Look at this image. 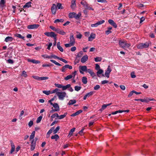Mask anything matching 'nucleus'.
Returning <instances> with one entry per match:
<instances>
[{
  "label": "nucleus",
  "instance_id": "nucleus-1",
  "mask_svg": "<svg viewBox=\"0 0 156 156\" xmlns=\"http://www.w3.org/2000/svg\"><path fill=\"white\" fill-rule=\"evenodd\" d=\"M70 43L69 44H65V46L66 48H68L74 45L75 43V41L73 35L72 34H71L69 37Z\"/></svg>",
  "mask_w": 156,
  "mask_h": 156
},
{
  "label": "nucleus",
  "instance_id": "nucleus-2",
  "mask_svg": "<svg viewBox=\"0 0 156 156\" xmlns=\"http://www.w3.org/2000/svg\"><path fill=\"white\" fill-rule=\"evenodd\" d=\"M56 94L58 97L59 100H63L65 97L67 98L68 97L66 93L64 91H59L58 92H57Z\"/></svg>",
  "mask_w": 156,
  "mask_h": 156
},
{
  "label": "nucleus",
  "instance_id": "nucleus-3",
  "mask_svg": "<svg viewBox=\"0 0 156 156\" xmlns=\"http://www.w3.org/2000/svg\"><path fill=\"white\" fill-rule=\"evenodd\" d=\"M119 45L120 47L123 48H128L130 46L129 44L127 43L124 40H120L119 41Z\"/></svg>",
  "mask_w": 156,
  "mask_h": 156
},
{
  "label": "nucleus",
  "instance_id": "nucleus-4",
  "mask_svg": "<svg viewBox=\"0 0 156 156\" xmlns=\"http://www.w3.org/2000/svg\"><path fill=\"white\" fill-rule=\"evenodd\" d=\"M112 71L110 66H108L106 70H105V74H102V76H106L108 78L109 77V74Z\"/></svg>",
  "mask_w": 156,
  "mask_h": 156
},
{
  "label": "nucleus",
  "instance_id": "nucleus-5",
  "mask_svg": "<svg viewBox=\"0 0 156 156\" xmlns=\"http://www.w3.org/2000/svg\"><path fill=\"white\" fill-rule=\"evenodd\" d=\"M149 46V44L147 42H146L145 43H142L139 44L137 46V48L139 49H142L147 48Z\"/></svg>",
  "mask_w": 156,
  "mask_h": 156
},
{
  "label": "nucleus",
  "instance_id": "nucleus-6",
  "mask_svg": "<svg viewBox=\"0 0 156 156\" xmlns=\"http://www.w3.org/2000/svg\"><path fill=\"white\" fill-rule=\"evenodd\" d=\"M80 73L82 74H83V72H87V66H80L79 68Z\"/></svg>",
  "mask_w": 156,
  "mask_h": 156
},
{
  "label": "nucleus",
  "instance_id": "nucleus-7",
  "mask_svg": "<svg viewBox=\"0 0 156 156\" xmlns=\"http://www.w3.org/2000/svg\"><path fill=\"white\" fill-rule=\"evenodd\" d=\"M81 4L86 9H88L90 10H93L94 9L88 6V4L87 2L84 1H82L81 2Z\"/></svg>",
  "mask_w": 156,
  "mask_h": 156
},
{
  "label": "nucleus",
  "instance_id": "nucleus-8",
  "mask_svg": "<svg viewBox=\"0 0 156 156\" xmlns=\"http://www.w3.org/2000/svg\"><path fill=\"white\" fill-rule=\"evenodd\" d=\"M73 67L72 66L68 64H66L62 67V69H61V71L63 72H66L67 69H71Z\"/></svg>",
  "mask_w": 156,
  "mask_h": 156
},
{
  "label": "nucleus",
  "instance_id": "nucleus-9",
  "mask_svg": "<svg viewBox=\"0 0 156 156\" xmlns=\"http://www.w3.org/2000/svg\"><path fill=\"white\" fill-rule=\"evenodd\" d=\"M105 22L104 20H101L98 22L95 23L91 24V26L92 27H98V26L101 25L103 23Z\"/></svg>",
  "mask_w": 156,
  "mask_h": 156
},
{
  "label": "nucleus",
  "instance_id": "nucleus-10",
  "mask_svg": "<svg viewBox=\"0 0 156 156\" xmlns=\"http://www.w3.org/2000/svg\"><path fill=\"white\" fill-rule=\"evenodd\" d=\"M39 26L38 24H34L33 25H30L27 26V28L29 29H34L38 28Z\"/></svg>",
  "mask_w": 156,
  "mask_h": 156
},
{
  "label": "nucleus",
  "instance_id": "nucleus-11",
  "mask_svg": "<svg viewBox=\"0 0 156 156\" xmlns=\"http://www.w3.org/2000/svg\"><path fill=\"white\" fill-rule=\"evenodd\" d=\"M51 11L53 14L55 15L56 13L57 8L56 5L55 4H53L52 5Z\"/></svg>",
  "mask_w": 156,
  "mask_h": 156
},
{
  "label": "nucleus",
  "instance_id": "nucleus-12",
  "mask_svg": "<svg viewBox=\"0 0 156 156\" xmlns=\"http://www.w3.org/2000/svg\"><path fill=\"white\" fill-rule=\"evenodd\" d=\"M30 141V150L31 151H33L35 148L36 146V141H34V140Z\"/></svg>",
  "mask_w": 156,
  "mask_h": 156
},
{
  "label": "nucleus",
  "instance_id": "nucleus-13",
  "mask_svg": "<svg viewBox=\"0 0 156 156\" xmlns=\"http://www.w3.org/2000/svg\"><path fill=\"white\" fill-rule=\"evenodd\" d=\"M44 34L48 37H50L53 38H55V34L52 32H46L44 33Z\"/></svg>",
  "mask_w": 156,
  "mask_h": 156
},
{
  "label": "nucleus",
  "instance_id": "nucleus-14",
  "mask_svg": "<svg viewBox=\"0 0 156 156\" xmlns=\"http://www.w3.org/2000/svg\"><path fill=\"white\" fill-rule=\"evenodd\" d=\"M96 37V34L93 33H91L90 34V36L88 38V41H92Z\"/></svg>",
  "mask_w": 156,
  "mask_h": 156
},
{
  "label": "nucleus",
  "instance_id": "nucleus-15",
  "mask_svg": "<svg viewBox=\"0 0 156 156\" xmlns=\"http://www.w3.org/2000/svg\"><path fill=\"white\" fill-rule=\"evenodd\" d=\"M88 59V56L87 55H85L83 56L81 59V62L82 63H85Z\"/></svg>",
  "mask_w": 156,
  "mask_h": 156
},
{
  "label": "nucleus",
  "instance_id": "nucleus-16",
  "mask_svg": "<svg viewBox=\"0 0 156 156\" xmlns=\"http://www.w3.org/2000/svg\"><path fill=\"white\" fill-rule=\"evenodd\" d=\"M56 32L57 33L62 35H64L66 34V33L63 30L58 28H57V30H56Z\"/></svg>",
  "mask_w": 156,
  "mask_h": 156
},
{
  "label": "nucleus",
  "instance_id": "nucleus-17",
  "mask_svg": "<svg viewBox=\"0 0 156 156\" xmlns=\"http://www.w3.org/2000/svg\"><path fill=\"white\" fill-rule=\"evenodd\" d=\"M10 143L11 144V151L10 153V154H12L13 153V152L15 151V146L12 141H10Z\"/></svg>",
  "mask_w": 156,
  "mask_h": 156
},
{
  "label": "nucleus",
  "instance_id": "nucleus-18",
  "mask_svg": "<svg viewBox=\"0 0 156 156\" xmlns=\"http://www.w3.org/2000/svg\"><path fill=\"white\" fill-rule=\"evenodd\" d=\"M27 61L28 62H31L34 64H39L41 62L40 61L38 60H36L33 59H30V58L27 59Z\"/></svg>",
  "mask_w": 156,
  "mask_h": 156
},
{
  "label": "nucleus",
  "instance_id": "nucleus-19",
  "mask_svg": "<svg viewBox=\"0 0 156 156\" xmlns=\"http://www.w3.org/2000/svg\"><path fill=\"white\" fill-rule=\"evenodd\" d=\"M74 14V18L76 20L79 19L82 15L81 13L80 12H79L78 14H76V13L75 12Z\"/></svg>",
  "mask_w": 156,
  "mask_h": 156
},
{
  "label": "nucleus",
  "instance_id": "nucleus-20",
  "mask_svg": "<svg viewBox=\"0 0 156 156\" xmlns=\"http://www.w3.org/2000/svg\"><path fill=\"white\" fill-rule=\"evenodd\" d=\"M108 23L112 25L115 28L117 27L116 23L112 20L110 19L108 20Z\"/></svg>",
  "mask_w": 156,
  "mask_h": 156
},
{
  "label": "nucleus",
  "instance_id": "nucleus-21",
  "mask_svg": "<svg viewBox=\"0 0 156 156\" xmlns=\"http://www.w3.org/2000/svg\"><path fill=\"white\" fill-rule=\"evenodd\" d=\"M87 72L90 75L93 77H94L95 76V73L93 72V70L91 69H87Z\"/></svg>",
  "mask_w": 156,
  "mask_h": 156
},
{
  "label": "nucleus",
  "instance_id": "nucleus-22",
  "mask_svg": "<svg viewBox=\"0 0 156 156\" xmlns=\"http://www.w3.org/2000/svg\"><path fill=\"white\" fill-rule=\"evenodd\" d=\"M103 73L104 71L102 69H101L98 70V71L96 73L97 76L98 77H100L101 75V74L102 75V74H104Z\"/></svg>",
  "mask_w": 156,
  "mask_h": 156
},
{
  "label": "nucleus",
  "instance_id": "nucleus-23",
  "mask_svg": "<svg viewBox=\"0 0 156 156\" xmlns=\"http://www.w3.org/2000/svg\"><path fill=\"white\" fill-rule=\"evenodd\" d=\"M35 134V131H33L31 135H30L29 138L30 141L32 140H34V138Z\"/></svg>",
  "mask_w": 156,
  "mask_h": 156
},
{
  "label": "nucleus",
  "instance_id": "nucleus-24",
  "mask_svg": "<svg viewBox=\"0 0 156 156\" xmlns=\"http://www.w3.org/2000/svg\"><path fill=\"white\" fill-rule=\"evenodd\" d=\"M83 112V111L81 110H79L78 111H77L75 113L72 114L71 116L72 117H74L75 116H76L77 115H78L79 114H80V113L82 112Z\"/></svg>",
  "mask_w": 156,
  "mask_h": 156
},
{
  "label": "nucleus",
  "instance_id": "nucleus-25",
  "mask_svg": "<svg viewBox=\"0 0 156 156\" xmlns=\"http://www.w3.org/2000/svg\"><path fill=\"white\" fill-rule=\"evenodd\" d=\"M57 48L60 51L62 52L63 51V48L60 45V43L59 42H58L57 43Z\"/></svg>",
  "mask_w": 156,
  "mask_h": 156
},
{
  "label": "nucleus",
  "instance_id": "nucleus-26",
  "mask_svg": "<svg viewBox=\"0 0 156 156\" xmlns=\"http://www.w3.org/2000/svg\"><path fill=\"white\" fill-rule=\"evenodd\" d=\"M31 2L30 1L26 3L23 6V8H29L31 7Z\"/></svg>",
  "mask_w": 156,
  "mask_h": 156
},
{
  "label": "nucleus",
  "instance_id": "nucleus-27",
  "mask_svg": "<svg viewBox=\"0 0 156 156\" xmlns=\"http://www.w3.org/2000/svg\"><path fill=\"white\" fill-rule=\"evenodd\" d=\"M13 38L11 37L8 36L6 37L5 40V41L6 42H8L9 41L11 42L13 40Z\"/></svg>",
  "mask_w": 156,
  "mask_h": 156
},
{
  "label": "nucleus",
  "instance_id": "nucleus-28",
  "mask_svg": "<svg viewBox=\"0 0 156 156\" xmlns=\"http://www.w3.org/2000/svg\"><path fill=\"white\" fill-rule=\"evenodd\" d=\"M76 103V101L75 100H70L69 103H68V105H71L75 104Z\"/></svg>",
  "mask_w": 156,
  "mask_h": 156
},
{
  "label": "nucleus",
  "instance_id": "nucleus-29",
  "mask_svg": "<svg viewBox=\"0 0 156 156\" xmlns=\"http://www.w3.org/2000/svg\"><path fill=\"white\" fill-rule=\"evenodd\" d=\"M64 20L62 19H56L54 21V23H57L59 22L62 23L63 22Z\"/></svg>",
  "mask_w": 156,
  "mask_h": 156
},
{
  "label": "nucleus",
  "instance_id": "nucleus-30",
  "mask_svg": "<svg viewBox=\"0 0 156 156\" xmlns=\"http://www.w3.org/2000/svg\"><path fill=\"white\" fill-rule=\"evenodd\" d=\"M52 139H55L56 141L59 138V136L57 134H55L54 135L52 136L51 137Z\"/></svg>",
  "mask_w": 156,
  "mask_h": 156
},
{
  "label": "nucleus",
  "instance_id": "nucleus-31",
  "mask_svg": "<svg viewBox=\"0 0 156 156\" xmlns=\"http://www.w3.org/2000/svg\"><path fill=\"white\" fill-rule=\"evenodd\" d=\"M75 129V128H73L70 131L69 134L68 135V137H70L71 136L73 135V132H74Z\"/></svg>",
  "mask_w": 156,
  "mask_h": 156
},
{
  "label": "nucleus",
  "instance_id": "nucleus-32",
  "mask_svg": "<svg viewBox=\"0 0 156 156\" xmlns=\"http://www.w3.org/2000/svg\"><path fill=\"white\" fill-rule=\"evenodd\" d=\"M56 6V8H57L58 9H63V7L62 6V4L60 3H57Z\"/></svg>",
  "mask_w": 156,
  "mask_h": 156
},
{
  "label": "nucleus",
  "instance_id": "nucleus-33",
  "mask_svg": "<svg viewBox=\"0 0 156 156\" xmlns=\"http://www.w3.org/2000/svg\"><path fill=\"white\" fill-rule=\"evenodd\" d=\"M82 82L84 84H86L87 82V79L86 77L83 76L82 79Z\"/></svg>",
  "mask_w": 156,
  "mask_h": 156
},
{
  "label": "nucleus",
  "instance_id": "nucleus-34",
  "mask_svg": "<svg viewBox=\"0 0 156 156\" xmlns=\"http://www.w3.org/2000/svg\"><path fill=\"white\" fill-rule=\"evenodd\" d=\"M55 109H56L57 110L59 111V107L58 104L57 103H54L53 105V106Z\"/></svg>",
  "mask_w": 156,
  "mask_h": 156
},
{
  "label": "nucleus",
  "instance_id": "nucleus-35",
  "mask_svg": "<svg viewBox=\"0 0 156 156\" xmlns=\"http://www.w3.org/2000/svg\"><path fill=\"white\" fill-rule=\"evenodd\" d=\"M67 113L65 112L63 115H58V119H61L64 118L67 115Z\"/></svg>",
  "mask_w": 156,
  "mask_h": 156
},
{
  "label": "nucleus",
  "instance_id": "nucleus-36",
  "mask_svg": "<svg viewBox=\"0 0 156 156\" xmlns=\"http://www.w3.org/2000/svg\"><path fill=\"white\" fill-rule=\"evenodd\" d=\"M74 12H70L68 15L69 18L70 19L74 18Z\"/></svg>",
  "mask_w": 156,
  "mask_h": 156
},
{
  "label": "nucleus",
  "instance_id": "nucleus-37",
  "mask_svg": "<svg viewBox=\"0 0 156 156\" xmlns=\"http://www.w3.org/2000/svg\"><path fill=\"white\" fill-rule=\"evenodd\" d=\"M15 36L16 37H19L20 38L24 40H25V37H24L22 36L20 34H15Z\"/></svg>",
  "mask_w": 156,
  "mask_h": 156
},
{
  "label": "nucleus",
  "instance_id": "nucleus-38",
  "mask_svg": "<svg viewBox=\"0 0 156 156\" xmlns=\"http://www.w3.org/2000/svg\"><path fill=\"white\" fill-rule=\"evenodd\" d=\"M70 87V84H68L66 86H62V89L63 90H64L67 89H68V88Z\"/></svg>",
  "mask_w": 156,
  "mask_h": 156
},
{
  "label": "nucleus",
  "instance_id": "nucleus-39",
  "mask_svg": "<svg viewBox=\"0 0 156 156\" xmlns=\"http://www.w3.org/2000/svg\"><path fill=\"white\" fill-rule=\"evenodd\" d=\"M50 61L51 62L54 63V64H55V65H56L57 66H62V65L61 64L58 63V62H56L54 60H50Z\"/></svg>",
  "mask_w": 156,
  "mask_h": 156
},
{
  "label": "nucleus",
  "instance_id": "nucleus-40",
  "mask_svg": "<svg viewBox=\"0 0 156 156\" xmlns=\"http://www.w3.org/2000/svg\"><path fill=\"white\" fill-rule=\"evenodd\" d=\"M94 93V92L93 91H90L89 93H87L86 94L87 97H89L92 95Z\"/></svg>",
  "mask_w": 156,
  "mask_h": 156
},
{
  "label": "nucleus",
  "instance_id": "nucleus-41",
  "mask_svg": "<svg viewBox=\"0 0 156 156\" xmlns=\"http://www.w3.org/2000/svg\"><path fill=\"white\" fill-rule=\"evenodd\" d=\"M60 90L58 88H56L51 91V94L55 93H56L57 94V92H58L59 91H60Z\"/></svg>",
  "mask_w": 156,
  "mask_h": 156
},
{
  "label": "nucleus",
  "instance_id": "nucleus-42",
  "mask_svg": "<svg viewBox=\"0 0 156 156\" xmlns=\"http://www.w3.org/2000/svg\"><path fill=\"white\" fill-rule=\"evenodd\" d=\"M42 92L44 94L47 95H48L50 94H51V91L50 90H43Z\"/></svg>",
  "mask_w": 156,
  "mask_h": 156
},
{
  "label": "nucleus",
  "instance_id": "nucleus-43",
  "mask_svg": "<svg viewBox=\"0 0 156 156\" xmlns=\"http://www.w3.org/2000/svg\"><path fill=\"white\" fill-rule=\"evenodd\" d=\"M102 58L100 57H97L94 58V60L96 62H100L102 60Z\"/></svg>",
  "mask_w": 156,
  "mask_h": 156
},
{
  "label": "nucleus",
  "instance_id": "nucleus-44",
  "mask_svg": "<svg viewBox=\"0 0 156 156\" xmlns=\"http://www.w3.org/2000/svg\"><path fill=\"white\" fill-rule=\"evenodd\" d=\"M81 87L78 86H75L74 87L75 90L77 91H79L81 89Z\"/></svg>",
  "mask_w": 156,
  "mask_h": 156
},
{
  "label": "nucleus",
  "instance_id": "nucleus-45",
  "mask_svg": "<svg viewBox=\"0 0 156 156\" xmlns=\"http://www.w3.org/2000/svg\"><path fill=\"white\" fill-rule=\"evenodd\" d=\"M73 77V76L72 75H69L67 76L64 78V80H67L69 79H71Z\"/></svg>",
  "mask_w": 156,
  "mask_h": 156
},
{
  "label": "nucleus",
  "instance_id": "nucleus-46",
  "mask_svg": "<svg viewBox=\"0 0 156 156\" xmlns=\"http://www.w3.org/2000/svg\"><path fill=\"white\" fill-rule=\"evenodd\" d=\"M76 4L75 2H71V7L73 9H74L76 6Z\"/></svg>",
  "mask_w": 156,
  "mask_h": 156
},
{
  "label": "nucleus",
  "instance_id": "nucleus-47",
  "mask_svg": "<svg viewBox=\"0 0 156 156\" xmlns=\"http://www.w3.org/2000/svg\"><path fill=\"white\" fill-rule=\"evenodd\" d=\"M42 117L41 116H39L37 119L36 122L37 123H39L42 120Z\"/></svg>",
  "mask_w": 156,
  "mask_h": 156
},
{
  "label": "nucleus",
  "instance_id": "nucleus-48",
  "mask_svg": "<svg viewBox=\"0 0 156 156\" xmlns=\"http://www.w3.org/2000/svg\"><path fill=\"white\" fill-rule=\"evenodd\" d=\"M60 129V127L59 126H58L56 127V128L53 130V133L54 134L56 133Z\"/></svg>",
  "mask_w": 156,
  "mask_h": 156
},
{
  "label": "nucleus",
  "instance_id": "nucleus-49",
  "mask_svg": "<svg viewBox=\"0 0 156 156\" xmlns=\"http://www.w3.org/2000/svg\"><path fill=\"white\" fill-rule=\"evenodd\" d=\"M41 56L44 58L51 59L50 55H48L45 54L42 55Z\"/></svg>",
  "mask_w": 156,
  "mask_h": 156
},
{
  "label": "nucleus",
  "instance_id": "nucleus-50",
  "mask_svg": "<svg viewBox=\"0 0 156 156\" xmlns=\"http://www.w3.org/2000/svg\"><path fill=\"white\" fill-rule=\"evenodd\" d=\"M140 101L144 102H149V98H147L145 99H140Z\"/></svg>",
  "mask_w": 156,
  "mask_h": 156
},
{
  "label": "nucleus",
  "instance_id": "nucleus-51",
  "mask_svg": "<svg viewBox=\"0 0 156 156\" xmlns=\"http://www.w3.org/2000/svg\"><path fill=\"white\" fill-rule=\"evenodd\" d=\"M76 33H78V34L76 35V38L79 39H81L82 37V35L78 32H77Z\"/></svg>",
  "mask_w": 156,
  "mask_h": 156
},
{
  "label": "nucleus",
  "instance_id": "nucleus-52",
  "mask_svg": "<svg viewBox=\"0 0 156 156\" xmlns=\"http://www.w3.org/2000/svg\"><path fill=\"white\" fill-rule=\"evenodd\" d=\"M22 76H23L25 77H27V72L25 71L24 70L23 71Z\"/></svg>",
  "mask_w": 156,
  "mask_h": 156
},
{
  "label": "nucleus",
  "instance_id": "nucleus-53",
  "mask_svg": "<svg viewBox=\"0 0 156 156\" xmlns=\"http://www.w3.org/2000/svg\"><path fill=\"white\" fill-rule=\"evenodd\" d=\"M5 2L4 0H1L0 2V5L1 6L3 7L5 4Z\"/></svg>",
  "mask_w": 156,
  "mask_h": 156
},
{
  "label": "nucleus",
  "instance_id": "nucleus-54",
  "mask_svg": "<svg viewBox=\"0 0 156 156\" xmlns=\"http://www.w3.org/2000/svg\"><path fill=\"white\" fill-rule=\"evenodd\" d=\"M55 86L58 88H62V85L61 84H59L58 83H55Z\"/></svg>",
  "mask_w": 156,
  "mask_h": 156
},
{
  "label": "nucleus",
  "instance_id": "nucleus-55",
  "mask_svg": "<svg viewBox=\"0 0 156 156\" xmlns=\"http://www.w3.org/2000/svg\"><path fill=\"white\" fill-rule=\"evenodd\" d=\"M53 129V128H52L47 132V136H48V137H49V134L52 133V129Z\"/></svg>",
  "mask_w": 156,
  "mask_h": 156
},
{
  "label": "nucleus",
  "instance_id": "nucleus-56",
  "mask_svg": "<svg viewBox=\"0 0 156 156\" xmlns=\"http://www.w3.org/2000/svg\"><path fill=\"white\" fill-rule=\"evenodd\" d=\"M48 77H41L40 78V80H46L48 79Z\"/></svg>",
  "mask_w": 156,
  "mask_h": 156
},
{
  "label": "nucleus",
  "instance_id": "nucleus-57",
  "mask_svg": "<svg viewBox=\"0 0 156 156\" xmlns=\"http://www.w3.org/2000/svg\"><path fill=\"white\" fill-rule=\"evenodd\" d=\"M51 118H55V117L58 118V115L57 113H55L54 114L52 115L51 116Z\"/></svg>",
  "mask_w": 156,
  "mask_h": 156
},
{
  "label": "nucleus",
  "instance_id": "nucleus-58",
  "mask_svg": "<svg viewBox=\"0 0 156 156\" xmlns=\"http://www.w3.org/2000/svg\"><path fill=\"white\" fill-rule=\"evenodd\" d=\"M100 86L99 85H97L94 87V89L95 90H98L100 88Z\"/></svg>",
  "mask_w": 156,
  "mask_h": 156
},
{
  "label": "nucleus",
  "instance_id": "nucleus-59",
  "mask_svg": "<svg viewBox=\"0 0 156 156\" xmlns=\"http://www.w3.org/2000/svg\"><path fill=\"white\" fill-rule=\"evenodd\" d=\"M52 45V43H49L48 45H47L48 46L47 49L50 50V48L51 46Z\"/></svg>",
  "mask_w": 156,
  "mask_h": 156
},
{
  "label": "nucleus",
  "instance_id": "nucleus-60",
  "mask_svg": "<svg viewBox=\"0 0 156 156\" xmlns=\"http://www.w3.org/2000/svg\"><path fill=\"white\" fill-rule=\"evenodd\" d=\"M32 77L37 80H40V77L39 76H32Z\"/></svg>",
  "mask_w": 156,
  "mask_h": 156
},
{
  "label": "nucleus",
  "instance_id": "nucleus-61",
  "mask_svg": "<svg viewBox=\"0 0 156 156\" xmlns=\"http://www.w3.org/2000/svg\"><path fill=\"white\" fill-rule=\"evenodd\" d=\"M33 124V121H30L28 123V125L29 127H31Z\"/></svg>",
  "mask_w": 156,
  "mask_h": 156
},
{
  "label": "nucleus",
  "instance_id": "nucleus-62",
  "mask_svg": "<svg viewBox=\"0 0 156 156\" xmlns=\"http://www.w3.org/2000/svg\"><path fill=\"white\" fill-rule=\"evenodd\" d=\"M131 77L133 78H135L136 77V76L135 74V73L134 72H133L131 73Z\"/></svg>",
  "mask_w": 156,
  "mask_h": 156
},
{
  "label": "nucleus",
  "instance_id": "nucleus-63",
  "mask_svg": "<svg viewBox=\"0 0 156 156\" xmlns=\"http://www.w3.org/2000/svg\"><path fill=\"white\" fill-rule=\"evenodd\" d=\"M100 66L98 64H95V69L96 70H99V69H100Z\"/></svg>",
  "mask_w": 156,
  "mask_h": 156
},
{
  "label": "nucleus",
  "instance_id": "nucleus-64",
  "mask_svg": "<svg viewBox=\"0 0 156 156\" xmlns=\"http://www.w3.org/2000/svg\"><path fill=\"white\" fill-rule=\"evenodd\" d=\"M7 62L9 63L13 64L14 63V61L12 60L11 59H9L7 60Z\"/></svg>",
  "mask_w": 156,
  "mask_h": 156
}]
</instances>
